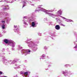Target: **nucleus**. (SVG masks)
I'll return each mask as SVG.
<instances>
[{
  "label": "nucleus",
  "instance_id": "1",
  "mask_svg": "<svg viewBox=\"0 0 77 77\" xmlns=\"http://www.w3.org/2000/svg\"><path fill=\"white\" fill-rule=\"evenodd\" d=\"M4 42L5 44H8L9 45H10V44H12V42H11L9 40H8L7 39H4Z\"/></svg>",
  "mask_w": 77,
  "mask_h": 77
},
{
  "label": "nucleus",
  "instance_id": "2",
  "mask_svg": "<svg viewBox=\"0 0 77 77\" xmlns=\"http://www.w3.org/2000/svg\"><path fill=\"white\" fill-rule=\"evenodd\" d=\"M55 28L57 30H59L60 27L59 25H57L55 26Z\"/></svg>",
  "mask_w": 77,
  "mask_h": 77
},
{
  "label": "nucleus",
  "instance_id": "3",
  "mask_svg": "<svg viewBox=\"0 0 77 77\" xmlns=\"http://www.w3.org/2000/svg\"><path fill=\"white\" fill-rule=\"evenodd\" d=\"M30 51L29 50H27L26 51H25L24 53L25 54H30L29 53H30Z\"/></svg>",
  "mask_w": 77,
  "mask_h": 77
},
{
  "label": "nucleus",
  "instance_id": "4",
  "mask_svg": "<svg viewBox=\"0 0 77 77\" xmlns=\"http://www.w3.org/2000/svg\"><path fill=\"white\" fill-rule=\"evenodd\" d=\"M28 73H29L30 74V72H25L24 73V74L25 75H27L28 74Z\"/></svg>",
  "mask_w": 77,
  "mask_h": 77
},
{
  "label": "nucleus",
  "instance_id": "5",
  "mask_svg": "<svg viewBox=\"0 0 77 77\" xmlns=\"http://www.w3.org/2000/svg\"><path fill=\"white\" fill-rule=\"evenodd\" d=\"M35 26V22H32V26L33 27H34Z\"/></svg>",
  "mask_w": 77,
  "mask_h": 77
},
{
  "label": "nucleus",
  "instance_id": "6",
  "mask_svg": "<svg viewBox=\"0 0 77 77\" xmlns=\"http://www.w3.org/2000/svg\"><path fill=\"white\" fill-rule=\"evenodd\" d=\"M5 25L4 24H3L2 26V29H5Z\"/></svg>",
  "mask_w": 77,
  "mask_h": 77
},
{
  "label": "nucleus",
  "instance_id": "7",
  "mask_svg": "<svg viewBox=\"0 0 77 77\" xmlns=\"http://www.w3.org/2000/svg\"><path fill=\"white\" fill-rule=\"evenodd\" d=\"M62 73L63 74H65V75H66H66H67V74H68V73H65V72L63 71H62Z\"/></svg>",
  "mask_w": 77,
  "mask_h": 77
},
{
  "label": "nucleus",
  "instance_id": "8",
  "mask_svg": "<svg viewBox=\"0 0 77 77\" xmlns=\"http://www.w3.org/2000/svg\"><path fill=\"white\" fill-rule=\"evenodd\" d=\"M44 57H45V55H43L42 56V59H44Z\"/></svg>",
  "mask_w": 77,
  "mask_h": 77
},
{
  "label": "nucleus",
  "instance_id": "9",
  "mask_svg": "<svg viewBox=\"0 0 77 77\" xmlns=\"http://www.w3.org/2000/svg\"><path fill=\"white\" fill-rule=\"evenodd\" d=\"M16 63V61H15V60L13 61L12 62V63L13 64H14V63Z\"/></svg>",
  "mask_w": 77,
  "mask_h": 77
},
{
  "label": "nucleus",
  "instance_id": "10",
  "mask_svg": "<svg viewBox=\"0 0 77 77\" xmlns=\"http://www.w3.org/2000/svg\"><path fill=\"white\" fill-rule=\"evenodd\" d=\"M61 26H63L64 27H65V25L63 24H61Z\"/></svg>",
  "mask_w": 77,
  "mask_h": 77
},
{
  "label": "nucleus",
  "instance_id": "11",
  "mask_svg": "<svg viewBox=\"0 0 77 77\" xmlns=\"http://www.w3.org/2000/svg\"><path fill=\"white\" fill-rule=\"evenodd\" d=\"M32 50H34V51H35L36 50V49L33 48V49H32Z\"/></svg>",
  "mask_w": 77,
  "mask_h": 77
},
{
  "label": "nucleus",
  "instance_id": "12",
  "mask_svg": "<svg viewBox=\"0 0 77 77\" xmlns=\"http://www.w3.org/2000/svg\"><path fill=\"white\" fill-rule=\"evenodd\" d=\"M20 68V66H18L16 67V69H17L18 68Z\"/></svg>",
  "mask_w": 77,
  "mask_h": 77
},
{
  "label": "nucleus",
  "instance_id": "13",
  "mask_svg": "<svg viewBox=\"0 0 77 77\" xmlns=\"http://www.w3.org/2000/svg\"><path fill=\"white\" fill-rule=\"evenodd\" d=\"M2 23H5V21L4 20L2 21Z\"/></svg>",
  "mask_w": 77,
  "mask_h": 77
},
{
  "label": "nucleus",
  "instance_id": "14",
  "mask_svg": "<svg viewBox=\"0 0 77 77\" xmlns=\"http://www.w3.org/2000/svg\"><path fill=\"white\" fill-rule=\"evenodd\" d=\"M9 63H10V64H12V63H12V61H11V60H9ZM10 62H11V63H10Z\"/></svg>",
  "mask_w": 77,
  "mask_h": 77
},
{
  "label": "nucleus",
  "instance_id": "15",
  "mask_svg": "<svg viewBox=\"0 0 77 77\" xmlns=\"http://www.w3.org/2000/svg\"><path fill=\"white\" fill-rule=\"evenodd\" d=\"M3 74V72H2L0 71V74Z\"/></svg>",
  "mask_w": 77,
  "mask_h": 77
},
{
  "label": "nucleus",
  "instance_id": "16",
  "mask_svg": "<svg viewBox=\"0 0 77 77\" xmlns=\"http://www.w3.org/2000/svg\"><path fill=\"white\" fill-rule=\"evenodd\" d=\"M25 5H23V7H22V8H24V7H25Z\"/></svg>",
  "mask_w": 77,
  "mask_h": 77
},
{
  "label": "nucleus",
  "instance_id": "17",
  "mask_svg": "<svg viewBox=\"0 0 77 77\" xmlns=\"http://www.w3.org/2000/svg\"><path fill=\"white\" fill-rule=\"evenodd\" d=\"M74 48H77V46H75V47H74Z\"/></svg>",
  "mask_w": 77,
  "mask_h": 77
},
{
  "label": "nucleus",
  "instance_id": "18",
  "mask_svg": "<svg viewBox=\"0 0 77 77\" xmlns=\"http://www.w3.org/2000/svg\"><path fill=\"white\" fill-rule=\"evenodd\" d=\"M15 66H18V65L17 64H15Z\"/></svg>",
  "mask_w": 77,
  "mask_h": 77
},
{
  "label": "nucleus",
  "instance_id": "19",
  "mask_svg": "<svg viewBox=\"0 0 77 77\" xmlns=\"http://www.w3.org/2000/svg\"><path fill=\"white\" fill-rule=\"evenodd\" d=\"M12 50H15V49L12 48Z\"/></svg>",
  "mask_w": 77,
  "mask_h": 77
},
{
  "label": "nucleus",
  "instance_id": "20",
  "mask_svg": "<svg viewBox=\"0 0 77 77\" xmlns=\"http://www.w3.org/2000/svg\"><path fill=\"white\" fill-rule=\"evenodd\" d=\"M75 50L77 51V48L75 49Z\"/></svg>",
  "mask_w": 77,
  "mask_h": 77
},
{
  "label": "nucleus",
  "instance_id": "21",
  "mask_svg": "<svg viewBox=\"0 0 77 77\" xmlns=\"http://www.w3.org/2000/svg\"><path fill=\"white\" fill-rule=\"evenodd\" d=\"M63 19H66V18L65 17H63Z\"/></svg>",
  "mask_w": 77,
  "mask_h": 77
},
{
  "label": "nucleus",
  "instance_id": "22",
  "mask_svg": "<svg viewBox=\"0 0 77 77\" xmlns=\"http://www.w3.org/2000/svg\"><path fill=\"white\" fill-rule=\"evenodd\" d=\"M41 59V57H40V59Z\"/></svg>",
  "mask_w": 77,
  "mask_h": 77
}]
</instances>
